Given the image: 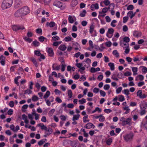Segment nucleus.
Returning a JSON list of instances; mask_svg holds the SVG:
<instances>
[{"instance_id": "61", "label": "nucleus", "mask_w": 147, "mask_h": 147, "mask_svg": "<svg viewBox=\"0 0 147 147\" xmlns=\"http://www.w3.org/2000/svg\"><path fill=\"white\" fill-rule=\"evenodd\" d=\"M110 88V86L109 84H106L104 86V89L105 90H108Z\"/></svg>"}, {"instance_id": "10", "label": "nucleus", "mask_w": 147, "mask_h": 147, "mask_svg": "<svg viewBox=\"0 0 147 147\" xmlns=\"http://www.w3.org/2000/svg\"><path fill=\"white\" fill-rule=\"evenodd\" d=\"M68 20L70 23L72 24L76 20V18L74 16L69 15L68 16Z\"/></svg>"}, {"instance_id": "42", "label": "nucleus", "mask_w": 147, "mask_h": 147, "mask_svg": "<svg viewBox=\"0 0 147 147\" xmlns=\"http://www.w3.org/2000/svg\"><path fill=\"white\" fill-rule=\"evenodd\" d=\"M46 141V139H43L41 140L38 142V144L39 146H41L44 144Z\"/></svg>"}, {"instance_id": "11", "label": "nucleus", "mask_w": 147, "mask_h": 147, "mask_svg": "<svg viewBox=\"0 0 147 147\" xmlns=\"http://www.w3.org/2000/svg\"><path fill=\"white\" fill-rule=\"evenodd\" d=\"M131 118L130 117H129L126 120H125V121H123V125H124L127 124L129 125H131Z\"/></svg>"}, {"instance_id": "36", "label": "nucleus", "mask_w": 147, "mask_h": 147, "mask_svg": "<svg viewBox=\"0 0 147 147\" xmlns=\"http://www.w3.org/2000/svg\"><path fill=\"white\" fill-rule=\"evenodd\" d=\"M111 78L112 79L114 80L117 81L118 80V79L116 76V75L115 73H113Z\"/></svg>"}, {"instance_id": "52", "label": "nucleus", "mask_w": 147, "mask_h": 147, "mask_svg": "<svg viewBox=\"0 0 147 147\" xmlns=\"http://www.w3.org/2000/svg\"><path fill=\"white\" fill-rule=\"evenodd\" d=\"M38 97L35 95H33L32 97V100L33 101H36L38 100Z\"/></svg>"}, {"instance_id": "3", "label": "nucleus", "mask_w": 147, "mask_h": 147, "mask_svg": "<svg viewBox=\"0 0 147 147\" xmlns=\"http://www.w3.org/2000/svg\"><path fill=\"white\" fill-rule=\"evenodd\" d=\"M115 7L114 4L113 3L111 4L109 6L108 8L105 7L103 8L102 11L99 12V16L102 17H103L106 15V13L107 12L108 9H113Z\"/></svg>"}, {"instance_id": "23", "label": "nucleus", "mask_w": 147, "mask_h": 147, "mask_svg": "<svg viewBox=\"0 0 147 147\" xmlns=\"http://www.w3.org/2000/svg\"><path fill=\"white\" fill-rule=\"evenodd\" d=\"M52 67L53 70H59L60 69V65H57L56 64H53Z\"/></svg>"}, {"instance_id": "28", "label": "nucleus", "mask_w": 147, "mask_h": 147, "mask_svg": "<svg viewBox=\"0 0 147 147\" xmlns=\"http://www.w3.org/2000/svg\"><path fill=\"white\" fill-rule=\"evenodd\" d=\"M118 100L120 102H123L125 100L124 97L122 95H119L118 96Z\"/></svg>"}, {"instance_id": "31", "label": "nucleus", "mask_w": 147, "mask_h": 147, "mask_svg": "<svg viewBox=\"0 0 147 147\" xmlns=\"http://www.w3.org/2000/svg\"><path fill=\"white\" fill-rule=\"evenodd\" d=\"M73 147H78L79 146V143L77 141H74L72 143Z\"/></svg>"}, {"instance_id": "4", "label": "nucleus", "mask_w": 147, "mask_h": 147, "mask_svg": "<svg viewBox=\"0 0 147 147\" xmlns=\"http://www.w3.org/2000/svg\"><path fill=\"white\" fill-rule=\"evenodd\" d=\"M53 5L60 8L62 10L64 9L65 8V4L58 1H55L53 3Z\"/></svg>"}, {"instance_id": "22", "label": "nucleus", "mask_w": 147, "mask_h": 147, "mask_svg": "<svg viewBox=\"0 0 147 147\" xmlns=\"http://www.w3.org/2000/svg\"><path fill=\"white\" fill-rule=\"evenodd\" d=\"M94 26L93 24H92L90 25L89 31V32L90 34H92L93 33V31H94Z\"/></svg>"}, {"instance_id": "63", "label": "nucleus", "mask_w": 147, "mask_h": 147, "mask_svg": "<svg viewBox=\"0 0 147 147\" xmlns=\"http://www.w3.org/2000/svg\"><path fill=\"white\" fill-rule=\"evenodd\" d=\"M123 40L125 42L127 43L129 42V38L128 37H125L123 38Z\"/></svg>"}, {"instance_id": "27", "label": "nucleus", "mask_w": 147, "mask_h": 147, "mask_svg": "<svg viewBox=\"0 0 147 147\" xmlns=\"http://www.w3.org/2000/svg\"><path fill=\"white\" fill-rule=\"evenodd\" d=\"M108 65L110 67V69L112 71L115 69V65L113 63L110 62L108 63Z\"/></svg>"}, {"instance_id": "29", "label": "nucleus", "mask_w": 147, "mask_h": 147, "mask_svg": "<svg viewBox=\"0 0 147 147\" xmlns=\"http://www.w3.org/2000/svg\"><path fill=\"white\" fill-rule=\"evenodd\" d=\"M64 40L65 42H68L73 40V39L71 36H68L65 37L64 38Z\"/></svg>"}, {"instance_id": "8", "label": "nucleus", "mask_w": 147, "mask_h": 147, "mask_svg": "<svg viewBox=\"0 0 147 147\" xmlns=\"http://www.w3.org/2000/svg\"><path fill=\"white\" fill-rule=\"evenodd\" d=\"M48 55L50 57H53L54 55L53 49L52 48H48L47 49Z\"/></svg>"}, {"instance_id": "45", "label": "nucleus", "mask_w": 147, "mask_h": 147, "mask_svg": "<svg viewBox=\"0 0 147 147\" xmlns=\"http://www.w3.org/2000/svg\"><path fill=\"white\" fill-rule=\"evenodd\" d=\"M86 13V10H84L80 14V16L82 17H84Z\"/></svg>"}, {"instance_id": "17", "label": "nucleus", "mask_w": 147, "mask_h": 147, "mask_svg": "<svg viewBox=\"0 0 147 147\" xmlns=\"http://www.w3.org/2000/svg\"><path fill=\"white\" fill-rule=\"evenodd\" d=\"M136 12L133 13L132 11H130L127 13V15L128 17H130L131 19H132L135 16Z\"/></svg>"}, {"instance_id": "15", "label": "nucleus", "mask_w": 147, "mask_h": 147, "mask_svg": "<svg viewBox=\"0 0 147 147\" xmlns=\"http://www.w3.org/2000/svg\"><path fill=\"white\" fill-rule=\"evenodd\" d=\"M99 7L98 4L97 3H96L91 5L90 8L91 10L93 11L95 9H98Z\"/></svg>"}, {"instance_id": "49", "label": "nucleus", "mask_w": 147, "mask_h": 147, "mask_svg": "<svg viewBox=\"0 0 147 147\" xmlns=\"http://www.w3.org/2000/svg\"><path fill=\"white\" fill-rule=\"evenodd\" d=\"M54 92L56 95H59L61 93L60 91L57 89H55L54 90Z\"/></svg>"}, {"instance_id": "30", "label": "nucleus", "mask_w": 147, "mask_h": 147, "mask_svg": "<svg viewBox=\"0 0 147 147\" xmlns=\"http://www.w3.org/2000/svg\"><path fill=\"white\" fill-rule=\"evenodd\" d=\"M80 117V115L79 114L75 115H73V117L72 118V120L73 121L78 120L79 119Z\"/></svg>"}, {"instance_id": "46", "label": "nucleus", "mask_w": 147, "mask_h": 147, "mask_svg": "<svg viewBox=\"0 0 147 147\" xmlns=\"http://www.w3.org/2000/svg\"><path fill=\"white\" fill-rule=\"evenodd\" d=\"M146 109H141L140 113L141 115H143L146 113L147 111Z\"/></svg>"}, {"instance_id": "35", "label": "nucleus", "mask_w": 147, "mask_h": 147, "mask_svg": "<svg viewBox=\"0 0 147 147\" xmlns=\"http://www.w3.org/2000/svg\"><path fill=\"white\" fill-rule=\"evenodd\" d=\"M50 94V92L49 91H47L44 96V98L47 99Z\"/></svg>"}, {"instance_id": "25", "label": "nucleus", "mask_w": 147, "mask_h": 147, "mask_svg": "<svg viewBox=\"0 0 147 147\" xmlns=\"http://www.w3.org/2000/svg\"><path fill=\"white\" fill-rule=\"evenodd\" d=\"M72 45L74 46H75L76 47H75L74 49V50L77 51L79 49L78 47H80L79 44L77 42H75L72 43Z\"/></svg>"}, {"instance_id": "43", "label": "nucleus", "mask_w": 147, "mask_h": 147, "mask_svg": "<svg viewBox=\"0 0 147 147\" xmlns=\"http://www.w3.org/2000/svg\"><path fill=\"white\" fill-rule=\"evenodd\" d=\"M117 22V21L115 20H113L111 22V25L113 27H115L116 26V25L115 24V23Z\"/></svg>"}, {"instance_id": "56", "label": "nucleus", "mask_w": 147, "mask_h": 147, "mask_svg": "<svg viewBox=\"0 0 147 147\" xmlns=\"http://www.w3.org/2000/svg\"><path fill=\"white\" fill-rule=\"evenodd\" d=\"M105 44L107 47H110L111 46L112 43L111 41H109L106 42L105 43Z\"/></svg>"}, {"instance_id": "48", "label": "nucleus", "mask_w": 147, "mask_h": 147, "mask_svg": "<svg viewBox=\"0 0 147 147\" xmlns=\"http://www.w3.org/2000/svg\"><path fill=\"white\" fill-rule=\"evenodd\" d=\"M91 60L89 58H87L84 60V62H86L87 63V64L88 65V66H89V64L91 63Z\"/></svg>"}, {"instance_id": "1", "label": "nucleus", "mask_w": 147, "mask_h": 147, "mask_svg": "<svg viewBox=\"0 0 147 147\" xmlns=\"http://www.w3.org/2000/svg\"><path fill=\"white\" fill-rule=\"evenodd\" d=\"M30 12L29 8L25 6L18 10L15 13L14 16L16 17H22L27 15Z\"/></svg>"}, {"instance_id": "50", "label": "nucleus", "mask_w": 147, "mask_h": 147, "mask_svg": "<svg viewBox=\"0 0 147 147\" xmlns=\"http://www.w3.org/2000/svg\"><path fill=\"white\" fill-rule=\"evenodd\" d=\"M72 96V93L71 90H68V96L69 98H71Z\"/></svg>"}, {"instance_id": "55", "label": "nucleus", "mask_w": 147, "mask_h": 147, "mask_svg": "<svg viewBox=\"0 0 147 147\" xmlns=\"http://www.w3.org/2000/svg\"><path fill=\"white\" fill-rule=\"evenodd\" d=\"M62 42V41H59V42H54L53 43V45L54 46H57L59 44H61Z\"/></svg>"}, {"instance_id": "18", "label": "nucleus", "mask_w": 147, "mask_h": 147, "mask_svg": "<svg viewBox=\"0 0 147 147\" xmlns=\"http://www.w3.org/2000/svg\"><path fill=\"white\" fill-rule=\"evenodd\" d=\"M142 91L141 90L138 91L137 93V95L140 98H144L146 97V96H142Z\"/></svg>"}, {"instance_id": "24", "label": "nucleus", "mask_w": 147, "mask_h": 147, "mask_svg": "<svg viewBox=\"0 0 147 147\" xmlns=\"http://www.w3.org/2000/svg\"><path fill=\"white\" fill-rule=\"evenodd\" d=\"M67 48V47L64 45H60L59 47V49L62 51H65Z\"/></svg>"}, {"instance_id": "5", "label": "nucleus", "mask_w": 147, "mask_h": 147, "mask_svg": "<svg viewBox=\"0 0 147 147\" xmlns=\"http://www.w3.org/2000/svg\"><path fill=\"white\" fill-rule=\"evenodd\" d=\"M120 45L123 47L125 49L124 53L126 54H128L129 52L130 49L129 48V45L128 43H124V42H120Z\"/></svg>"}, {"instance_id": "53", "label": "nucleus", "mask_w": 147, "mask_h": 147, "mask_svg": "<svg viewBox=\"0 0 147 147\" xmlns=\"http://www.w3.org/2000/svg\"><path fill=\"white\" fill-rule=\"evenodd\" d=\"M32 114L34 115L35 120H37L39 119V114L35 112L32 113Z\"/></svg>"}, {"instance_id": "62", "label": "nucleus", "mask_w": 147, "mask_h": 147, "mask_svg": "<svg viewBox=\"0 0 147 147\" xmlns=\"http://www.w3.org/2000/svg\"><path fill=\"white\" fill-rule=\"evenodd\" d=\"M131 73L130 72L128 71L125 72L124 74V76H131Z\"/></svg>"}, {"instance_id": "14", "label": "nucleus", "mask_w": 147, "mask_h": 147, "mask_svg": "<svg viewBox=\"0 0 147 147\" xmlns=\"http://www.w3.org/2000/svg\"><path fill=\"white\" fill-rule=\"evenodd\" d=\"M133 135L132 133L126 135L124 137L125 139L127 141H128L131 139L133 137Z\"/></svg>"}, {"instance_id": "40", "label": "nucleus", "mask_w": 147, "mask_h": 147, "mask_svg": "<svg viewBox=\"0 0 147 147\" xmlns=\"http://www.w3.org/2000/svg\"><path fill=\"white\" fill-rule=\"evenodd\" d=\"M78 4V1L77 0H73L71 2V4L73 6H75Z\"/></svg>"}, {"instance_id": "60", "label": "nucleus", "mask_w": 147, "mask_h": 147, "mask_svg": "<svg viewBox=\"0 0 147 147\" xmlns=\"http://www.w3.org/2000/svg\"><path fill=\"white\" fill-rule=\"evenodd\" d=\"M134 8L133 5H129L127 8V10H132Z\"/></svg>"}, {"instance_id": "59", "label": "nucleus", "mask_w": 147, "mask_h": 147, "mask_svg": "<svg viewBox=\"0 0 147 147\" xmlns=\"http://www.w3.org/2000/svg\"><path fill=\"white\" fill-rule=\"evenodd\" d=\"M14 103L13 101H10L8 104L9 105L11 108L13 107L14 106Z\"/></svg>"}, {"instance_id": "44", "label": "nucleus", "mask_w": 147, "mask_h": 147, "mask_svg": "<svg viewBox=\"0 0 147 147\" xmlns=\"http://www.w3.org/2000/svg\"><path fill=\"white\" fill-rule=\"evenodd\" d=\"M31 60L32 62L35 65L36 67H37L38 66L37 62L35 58H32L31 59Z\"/></svg>"}, {"instance_id": "32", "label": "nucleus", "mask_w": 147, "mask_h": 147, "mask_svg": "<svg viewBox=\"0 0 147 147\" xmlns=\"http://www.w3.org/2000/svg\"><path fill=\"white\" fill-rule=\"evenodd\" d=\"M112 142V139L111 138H109L107 140L106 143L108 145H110L111 144Z\"/></svg>"}, {"instance_id": "58", "label": "nucleus", "mask_w": 147, "mask_h": 147, "mask_svg": "<svg viewBox=\"0 0 147 147\" xmlns=\"http://www.w3.org/2000/svg\"><path fill=\"white\" fill-rule=\"evenodd\" d=\"M54 109H52L49 112L48 114L50 116H52L55 111Z\"/></svg>"}, {"instance_id": "21", "label": "nucleus", "mask_w": 147, "mask_h": 147, "mask_svg": "<svg viewBox=\"0 0 147 147\" xmlns=\"http://www.w3.org/2000/svg\"><path fill=\"white\" fill-rule=\"evenodd\" d=\"M56 24L53 22H51L49 23L47 22L46 23V25L47 26H49L50 28H52L55 26Z\"/></svg>"}, {"instance_id": "34", "label": "nucleus", "mask_w": 147, "mask_h": 147, "mask_svg": "<svg viewBox=\"0 0 147 147\" xmlns=\"http://www.w3.org/2000/svg\"><path fill=\"white\" fill-rule=\"evenodd\" d=\"M123 109L124 110L126 111L125 112V114H127L129 113L130 109H129L128 107L126 106L123 107Z\"/></svg>"}, {"instance_id": "57", "label": "nucleus", "mask_w": 147, "mask_h": 147, "mask_svg": "<svg viewBox=\"0 0 147 147\" xmlns=\"http://www.w3.org/2000/svg\"><path fill=\"white\" fill-rule=\"evenodd\" d=\"M122 88L121 87H119L117 88L116 90V93L117 94H119L121 92Z\"/></svg>"}, {"instance_id": "2", "label": "nucleus", "mask_w": 147, "mask_h": 147, "mask_svg": "<svg viewBox=\"0 0 147 147\" xmlns=\"http://www.w3.org/2000/svg\"><path fill=\"white\" fill-rule=\"evenodd\" d=\"M13 2V0H3L1 6L2 9L4 10L10 7Z\"/></svg>"}, {"instance_id": "9", "label": "nucleus", "mask_w": 147, "mask_h": 147, "mask_svg": "<svg viewBox=\"0 0 147 147\" xmlns=\"http://www.w3.org/2000/svg\"><path fill=\"white\" fill-rule=\"evenodd\" d=\"M22 5V3L20 0H16L15 3V7L18 8Z\"/></svg>"}, {"instance_id": "64", "label": "nucleus", "mask_w": 147, "mask_h": 147, "mask_svg": "<svg viewBox=\"0 0 147 147\" xmlns=\"http://www.w3.org/2000/svg\"><path fill=\"white\" fill-rule=\"evenodd\" d=\"M33 44L35 46H38L40 45L39 42L37 40L34 41Z\"/></svg>"}, {"instance_id": "38", "label": "nucleus", "mask_w": 147, "mask_h": 147, "mask_svg": "<svg viewBox=\"0 0 147 147\" xmlns=\"http://www.w3.org/2000/svg\"><path fill=\"white\" fill-rule=\"evenodd\" d=\"M23 39L25 41L29 43L31 42L32 41V40L31 39L26 36L24 37Z\"/></svg>"}, {"instance_id": "33", "label": "nucleus", "mask_w": 147, "mask_h": 147, "mask_svg": "<svg viewBox=\"0 0 147 147\" xmlns=\"http://www.w3.org/2000/svg\"><path fill=\"white\" fill-rule=\"evenodd\" d=\"M122 92L127 96L129 94V91L128 89L124 90L122 91Z\"/></svg>"}, {"instance_id": "12", "label": "nucleus", "mask_w": 147, "mask_h": 147, "mask_svg": "<svg viewBox=\"0 0 147 147\" xmlns=\"http://www.w3.org/2000/svg\"><path fill=\"white\" fill-rule=\"evenodd\" d=\"M133 35L136 37L138 38L142 36V33L141 32L135 31L133 32Z\"/></svg>"}, {"instance_id": "16", "label": "nucleus", "mask_w": 147, "mask_h": 147, "mask_svg": "<svg viewBox=\"0 0 147 147\" xmlns=\"http://www.w3.org/2000/svg\"><path fill=\"white\" fill-rule=\"evenodd\" d=\"M52 129L50 127H49L47 128V129L45 130V133L46 135H50L52 133Z\"/></svg>"}, {"instance_id": "13", "label": "nucleus", "mask_w": 147, "mask_h": 147, "mask_svg": "<svg viewBox=\"0 0 147 147\" xmlns=\"http://www.w3.org/2000/svg\"><path fill=\"white\" fill-rule=\"evenodd\" d=\"M95 126L92 123H87L85 126V127L86 129H90L91 128H94Z\"/></svg>"}, {"instance_id": "41", "label": "nucleus", "mask_w": 147, "mask_h": 147, "mask_svg": "<svg viewBox=\"0 0 147 147\" xmlns=\"http://www.w3.org/2000/svg\"><path fill=\"white\" fill-rule=\"evenodd\" d=\"M114 30L112 28H109L107 33L110 34H113L114 32Z\"/></svg>"}, {"instance_id": "20", "label": "nucleus", "mask_w": 147, "mask_h": 147, "mask_svg": "<svg viewBox=\"0 0 147 147\" xmlns=\"http://www.w3.org/2000/svg\"><path fill=\"white\" fill-rule=\"evenodd\" d=\"M144 79V76L142 75H140L138 76L135 79V80L136 81H138V80H139L142 81Z\"/></svg>"}, {"instance_id": "51", "label": "nucleus", "mask_w": 147, "mask_h": 147, "mask_svg": "<svg viewBox=\"0 0 147 147\" xmlns=\"http://www.w3.org/2000/svg\"><path fill=\"white\" fill-rule=\"evenodd\" d=\"M100 117L99 119V121L100 122H103L104 121L105 119V117L102 115H100Z\"/></svg>"}, {"instance_id": "54", "label": "nucleus", "mask_w": 147, "mask_h": 147, "mask_svg": "<svg viewBox=\"0 0 147 147\" xmlns=\"http://www.w3.org/2000/svg\"><path fill=\"white\" fill-rule=\"evenodd\" d=\"M71 43L69 44V45L67 46V51L69 52H70L71 50H72L73 47L71 46L70 45Z\"/></svg>"}, {"instance_id": "6", "label": "nucleus", "mask_w": 147, "mask_h": 147, "mask_svg": "<svg viewBox=\"0 0 147 147\" xmlns=\"http://www.w3.org/2000/svg\"><path fill=\"white\" fill-rule=\"evenodd\" d=\"M13 30L14 31H17L18 30L24 29L25 28L22 26L13 25L12 26Z\"/></svg>"}, {"instance_id": "19", "label": "nucleus", "mask_w": 147, "mask_h": 147, "mask_svg": "<svg viewBox=\"0 0 147 147\" xmlns=\"http://www.w3.org/2000/svg\"><path fill=\"white\" fill-rule=\"evenodd\" d=\"M132 70L133 72V75L134 76L137 74V72L138 71V68L137 67H131Z\"/></svg>"}, {"instance_id": "37", "label": "nucleus", "mask_w": 147, "mask_h": 147, "mask_svg": "<svg viewBox=\"0 0 147 147\" xmlns=\"http://www.w3.org/2000/svg\"><path fill=\"white\" fill-rule=\"evenodd\" d=\"M78 102L80 104H83L86 102V100L85 98H82L80 100H79Z\"/></svg>"}, {"instance_id": "7", "label": "nucleus", "mask_w": 147, "mask_h": 147, "mask_svg": "<svg viewBox=\"0 0 147 147\" xmlns=\"http://www.w3.org/2000/svg\"><path fill=\"white\" fill-rule=\"evenodd\" d=\"M147 103L144 101L140 102L139 106L140 109H146L147 107Z\"/></svg>"}, {"instance_id": "39", "label": "nucleus", "mask_w": 147, "mask_h": 147, "mask_svg": "<svg viewBox=\"0 0 147 147\" xmlns=\"http://www.w3.org/2000/svg\"><path fill=\"white\" fill-rule=\"evenodd\" d=\"M142 71L144 74H146L147 72V68L145 66H142Z\"/></svg>"}, {"instance_id": "26", "label": "nucleus", "mask_w": 147, "mask_h": 147, "mask_svg": "<svg viewBox=\"0 0 147 147\" xmlns=\"http://www.w3.org/2000/svg\"><path fill=\"white\" fill-rule=\"evenodd\" d=\"M113 54L116 58H119V54L116 50H114L112 52Z\"/></svg>"}, {"instance_id": "47", "label": "nucleus", "mask_w": 147, "mask_h": 147, "mask_svg": "<svg viewBox=\"0 0 147 147\" xmlns=\"http://www.w3.org/2000/svg\"><path fill=\"white\" fill-rule=\"evenodd\" d=\"M83 63H84V62H83L82 63H76V65L79 68V69H80L82 67V66L83 65Z\"/></svg>"}]
</instances>
